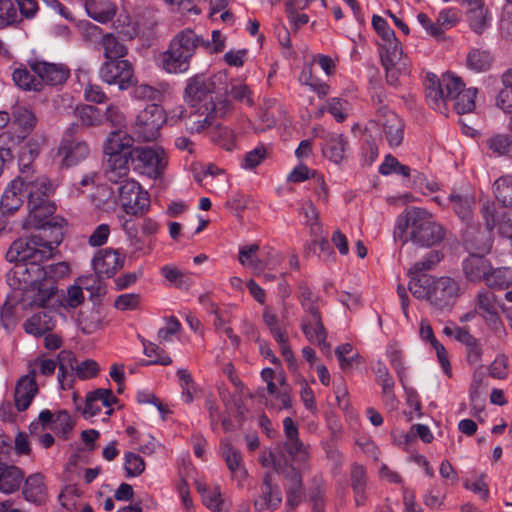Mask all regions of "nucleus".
<instances>
[{
	"mask_svg": "<svg viewBox=\"0 0 512 512\" xmlns=\"http://www.w3.org/2000/svg\"><path fill=\"white\" fill-rule=\"evenodd\" d=\"M135 169L152 179L161 177L167 167V155L160 146H137L130 151Z\"/></svg>",
	"mask_w": 512,
	"mask_h": 512,
	"instance_id": "obj_8",
	"label": "nucleus"
},
{
	"mask_svg": "<svg viewBox=\"0 0 512 512\" xmlns=\"http://www.w3.org/2000/svg\"><path fill=\"white\" fill-rule=\"evenodd\" d=\"M134 86L133 96L138 100H157L160 97V91L148 84Z\"/></svg>",
	"mask_w": 512,
	"mask_h": 512,
	"instance_id": "obj_62",
	"label": "nucleus"
},
{
	"mask_svg": "<svg viewBox=\"0 0 512 512\" xmlns=\"http://www.w3.org/2000/svg\"><path fill=\"white\" fill-rule=\"evenodd\" d=\"M481 215L486 227L485 233H480L479 236H474L469 230L466 231L465 242L468 249L489 252L492 247L491 232L495 227L499 228L502 218H506L504 211H499L493 202H485L481 208Z\"/></svg>",
	"mask_w": 512,
	"mask_h": 512,
	"instance_id": "obj_9",
	"label": "nucleus"
},
{
	"mask_svg": "<svg viewBox=\"0 0 512 512\" xmlns=\"http://www.w3.org/2000/svg\"><path fill=\"white\" fill-rule=\"evenodd\" d=\"M486 252L475 251L462 262V271L467 281L472 283L485 282L488 272H491V263L484 257Z\"/></svg>",
	"mask_w": 512,
	"mask_h": 512,
	"instance_id": "obj_20",
	"label": "nucleus"
},
{
	"mask_svg": "<svg viewBox=\"0 0 512 512\" xmlns=\"http://www.w3.org/2000/svg\"><path fill=\"white\" fill-rule=\"evenodd\" d=\"M120 203L127 214L139 216L150 208V198L140 184L133 179H126L118 188Z\"/></svg>",
	"mask_w": 512,
	"mask_h": 512,
	"instance_id": "obj_11",
	"label": "nucleus"
},
{
	"mask_svg": "<svg viewBox=\"0 0 512 512\" xmlns=\"http://www.w3.org/2000/svg\"><path fill=\"white\" fill-rule=\"evenodd\" d=\"M433 277L427 274H421L418 277H412L409 283V291L418 299H427L429 301Z\"/></svg>",
	"mask_w": 512,
	"mask_h": 512,
	"instance_id": "obj_46",
	"label": "nucleus"
},
{
	"mask_svg": "<svg viewBox=\"0 0 512 512\" xmlns=\"http://www.w3.org/2000/svg\"><path fill=\"white\" fill-rule=\"evenodd\" d=\"M99 372V365L92 359H86L81 363L77 364L75 369V375L81 379L86 380L95 377Z\"/></svg>",
	"mask_w": 512,
	"mask_h": 512,
	"instance_id": "obj_56",
	"label": "nucleus"
},
{
	"mask_svg": "<svg viewBox=\"0 0 512 512\" xmlns=\"http://www.w3.org/2000/svg\"><path fill=\"white\" fill-rule=\"evenodd\" d=\"M199 46L209 47V41L203 39L202 36L197 35L192 29H184L179 31L171 40L169 47L176 50L178 53L187 55L192 58L196 49Z\"/></svg>",
	"mask_w": 512,
	"mask_h": 512,
	"instance_id": "obj_24",
	"label": "nucleus"
},
{
	"mask_svg": "<svg viewBox=\"0 0 512 512\" xmlns=\"http://www.w3.org/2000/svg\"><path fill=\"white\" fill-rule=\"evenodd\" d=\"M475 311L485 319L487 325L496 333L504 330L493 293L486 290L480 291L475 299Z\"/></svg>",
	"mask_w": 512,
	"mask_h": 512,
	"instance_id": "obj_19",
	"label": "nucleus"
},
{
	"mask_svg": "<svg viewBox=\"0 0 512 512\" xmlns=\"http://www.w3.org/2000/svg\"><path fill=\"white\" fill-rule=\"evenodd\" d=\"M77 360L71 351L62 350L57 357L58 382L62 389L70 388Z\"/></svg>",
	"mask_w": 512,
	"mask_h": 512,
	"instance_id": "obj_32",
	"label": "nucleus"
},
{
	"mask_svg": "<svg viewBox=\"0 0 512 512\" xmlns=\"http://www.w3.org/2000/svg\"><path fill=\"white\" fill-rule=\"evenodd\" d=\"M23 190L27 198L28 217L25 227L52 226L50 217L55 212V204L50 200L54 186L44 175L21 176Z\"/></svg>",
	"mask_w": 512,
	"mask_h": 512,
	"instance_id": "obj_2",
	"label": "nucleus"
},
{
	"mask_svg": "<svg viewBox=\"0 0 512 512\" xmlns=\"http://www.w3.org/2000/svg\"><path fill=\"white\" fill-rule=\"evenodd\" d=\"M75 114L84 126H100L104 122L103 113L95 106L82 105L75 109Z\"/></svg>",
	"mask_w": 512,
	"mask_h": 512,
	"instance_id": "obj_44",
	"label": "nucleus"
},
{
	"mask_svg": "<svg viewBox=\"0 0 512 512\" xmlns=\"http://www.w3.org/2000/svg\"><path fill=\"white\" fill-rule=\"evenodd\" d=\"M101 45L104 49L106 61L123 59L128 53L124 43L112 33H106L102 36Z\"/></svg>",
	"mask_w": 512,
	"mask_h": 512,
	"instance_id": "obj_37",
	"label": "nucleus"
},
{
	"mask_svg": "<svg viewBox=\"0 0 512 512\" xmlns=\"http://www.w3.org/2000/svg\"><path fill=\"white\" fill-rule=\"evenodd\" d=\"M220 451L232 478L236 479L239 484H242V482L247 478L248 473L244 467L241 452L227 439H223L221 441Z\"/></svg>",
	"mask_w": 512,
	"mask_h": 512,
	"instance_id": "obj_25",
	"label": "nucleus"
},
{
	"mask_svg": "<svg viewBox=\"0 0 512 512\" xmlns=\"http://www.w3.org/2000/svg\"><path fill=\"white\" fill-rule=\"evenodd\" d=\"M485 284L491 288L504 290L512 285V270L507 267L493 268L485 280Z\"/></svg>",
	"mask_w": 512,
	"mask_h": 512,
	"instance_id": "obj_41",
	"label": "nucleus"
},
{
	"mask_svg": "<svg viewBox=\"0 0 512 512\" xmlns=\"http://www.w3.org/2000/svg\"><path fill=\"white\" fill-rule=\"evenodd\" d=\"M346 149L347 141L343 136L333 135L327 140L323 153L335 164H339L344 159Z\"/></svg>",
	"mask_w": 512,
	"mask_h": 512,
	"instance_id": "obj_42",
	"label": "nucleus"
},
{
	"mask_svg": "<svg viewBox=\"0 0 512 512\" xmlns=\"http://www.w3.org/2000/svg\"><path fill=\"white\" fill-rule=\"evenodd\" d=\"M267 157V149L263 145L257 146L253 150L247 152L243 159L242 167L245 169H253L257 167Z\"/></svg>",
	"mask_w": 512,
	"mask_h": 512,
	"instance_id": "obj_55",
	"label": "nucleus"
},
{
	"mask_svg": "<svg viewBox=\"0 0 512 512\" xmlns=\"http://www.w3.org/2000/svg\"><path fill=\"white\" fill-rule=\"evenodd\" d=\"M282 503V491L270 472L264 473L261 483L256 487L253 505L256 511H274Z\"/></svg>",
	"mask_w": 512,
	"mask_h": 512,
	"instance_id": "obj_14",
	"label": "nucleus"
},
{
	"mask_svg": "<svg viewBox=\"0 0 512 512\" xmlns=\"http://www.w3.org/2000/svg\"><path fill=\"white\" fill-rule=\"evenodd\" d=\"M144 346V354L147 357H155L154 360L151 361H143L142 365H152V364H160V365H170L172 363V359L168 356L163 349L152 342H143Z\"/></svg>",
	"mask_w": 512,
	"mask_h": 512,
	"instance_id": "obj_50",
	"label": "nucleus"
},
{
	"mask_svg": "<svg viewBox=\"0 0 512 512\" xmlns=\"http://www.w3.org/2000/svg\"><path fill=\"white\" fill-rule=\"evenodd\" d=\"M32 74L27 68H17L14 70L12 77L14 83L25 91H42V82L39 77Z\"/></svg>",
	"mask_w": 512,
	"mask_h": 512,
	"instance_id": "obj_40",
	"label": "nucleus"
},
{
	"mask_svg": "<svg viewBox=\"0 0 512 512\" xmlns=\"http://www.w3.org/2000/svg\"><path fill=\"white\" fill-rule=\"evenodd\" d=\"M38 393L36 383V371L31 369L28 374L22 376L16 383L14 402L19 412L25 411Z\"/></svg>",
	"mask_w": 512,
	"mask_h": 512,
	"instance_id": "obj_22",
	"label": "nucleus"
},
{
	"mask_svg": "<svg viewBox=\"0 0 512 512\" xmlns=\"http://www.w3.org/2000/svg\"><path fill=\"white\" fill-rule=\"evenodd\" d=\"M284 448L293 459L298 458L302 460L305 458V446L299 437L286 439Z\"/></svg>",
	"mask_w": 512,
	"mask_h": 512,
	"instance_id": "obj_58",
	"label": "nucleus"
},
{
	"mask_svg": "<svg viewBox=\"0 0 512 512\" xmlns=\"http://www.w3.org/2000/svg\"><path fill=\"white\" fill-rule=\"evenodd\" d=\"M502 89L496 98V105L505 113L512 114V68L501 75Z\"/></svg>",
	"mask_w": 512,
	"mask_h": 512,
	"instance_id": "obj_38",
	"label": "nucleus"
},
{
	"mask_svg": "<svg viewBox=\"0 0 512 512\" xmlns=\"http://www.w3.org/2000/svg\"><path fill=\"white\" fill-rule=\"evenodd\" d=\"M301 330L309 342L317 344L323 351L330 353L331 345L326 342L328 333L324 327L319 308L304 313L301 320Z\"/></svg>",
	"mask_w": 512,
	"mask_h": 512,
	"instance_id": "obj_17",
	"label": "nucleus"
},
{
	"mask_svg": "<svg viewBox=\"0 0 512 512\" xmlns=\"http://www.w3.org/2000/svg\"><path fill=\"white\" fill-rule=\"evenodd\" d=\"M221 112V109L216 111L206 110L205 107L197 106L192 108L189 115L185 118L186 129L191 133H200L206 127L212 124V120Z\"/></svg>",
	"mask_w": 512,
	"mask_h": 512,
	"instance_id": "obj_29",
	"label": "nucleus"
},
{
	"mask_svg": "<svg viewBox=\"0 0 512 512\" xmlns=\"http://www.w3.org/2000/svg\"><path fill=\"white\" fill-rule=\"evenodd\" d=\"M348 102L340 98H332L328 103V111L338 122H343L347 114L345 113Z\"/></svg>",
	"mask_w": 512,
	"mask_h": 512,
	"instance_id": "obj_63",
	"label": "nucleus"
},
{
	"mask_svg": "<svg viewBox=\"0 0 512 512\" xmlns=\"http://www.w3.org/2000/svg\"><path fill=\"white\" fill-rule=\"evenodd\" d=\"M450 208L464 223L469 224L473 218L476 200L473 194L462 191H452L448 196Z\"/></svg>",
	"mask_w": 512,
	"mask_h": 512,
	"instance_id": "obj_26",
	"label": "nucleus"
},
{
	"mask_svg": "<svg viewBox=\"0 0 512 512\" xmlns=\"http://www.w3.org/2000/svg\"><path fill=\"white\" fill-rule=\"evenodd\" d=\"M398 229L404 237L403 243L411 241L420 247H431L440 243L445 229L435 221L432 214L422 208L405 209L399 216Z\"/></svg>",
	"mask_w": 512,
	"mask_h": 512,
	"instance_id": "obj_1",
	"label": "nucleus"
},
{
	"mask_svg": "<svg viewBox=\"0 0 512 512\" xmlns=\"http://www.w3.org/2000/svg\"><path fill=\"white\" fill-rule=\"evenodd\" d=\"M298 299L304 313L309 312L312 309L319 308L317 305L319 299L318 296H316L305 283H301L299 285Z\"/></svg>",
	"mask_w": 512,
	"mask_h": 512,
	"instance_id": "obj_53",
	"label": "nucleus"
},
{
	"mask_svg": "<svg viewBox=\"0 0 512 512\" xmlns=\"http://www.w3.org/2000/svg\"><path fill=\"white\" fill-rule=\"evenodd\" d=\"M477 89L468 88L458 92L457 96L453 99L454 108L458 114H465L471 112L475 108V98Z\"/></svg>",
	"mask_w": 512,
	"mask_h": 512,
	"instance_id": "obj_48",
	"label": "nucleus"
},
{
	"mask_svg": "<svg viewBox=\"0 0 512 512\" xmlns=\"http://www.w3.org/2000/svg\"><path fill=\"white\" fill-rule=\"evenodd\" d=\"M29 67L42 82V90L45 85H62L70 76V69L67 65L62 63H50L47 61L35 60L29 62Z\"/></svg>",
	"mask_w": 512,
	"mask_h": 512,
	"instance_id": "obj_16",
	"label": "nucleus"
},
{
	"mask_svg": "<svg viewBox=\"0 0 512 512\" xmlns=\"http://www.w3.org/2000/svg\"><path fill=\"white\" fill-rule=\"evenodd\" d=\"M484 144L494 156L512 158V136L493 134L485 139Z\"/></svg>",
	"mask_w": 512,
	"mask_h": 512,
	"instance_id": "obj_36",
	"label": "nucleus"
},
{
	"mask_svg": "<svg viewBox=\"0 0 512 512\" xmlns=\"http://www.w3.org/2000/svg\"><path fill=\"white\" fill-rule=\"evenodd\" d=\"M24 479V472L13 465L0 463V492L10 494L17 491Z\"/></svg>",
	"mask_w": 512,
	"mask_h": 512,
	"instance_id": "obj_30",
	"label": "nucleus"
},
{
	"mask_svg": "<svg viewBox=\"0 0 512 512\" xmlns=\"http://www.w3.org/2000/svg\"><path fill=\"white\" fill-rule=\"evenodd\" d=\"M386 71V82L392 87L400 85V77L410 72L409 62L382 63Z\"/></svg>",
	"mask_w": 512,
	"mask_h": 512,
	"instance_id": "obj_47",
	"label": "nucleus"
},
{
	"mask_svg": "<svg viewBox=\"0 0 512 512\" xmlns=\"http://www.w3.org/2000/svg\"><path fill=\"white\" fill-rule=\"evenodd\" d=\"M161 274L167 281L178 288L187 289L190 285L189 277L174 266H163L161 268Z\"/></svg>",
	"mask_w": 512,
	"mask_h": 512,
	"instance_id": "obj_51",
	"label": "nucleus"
},
{
	"mask_svg": "<svg viewBox=\"0 0 512 512\" xmlns=\"http://www.w3.org/2000/svg\"><path fill=\"white\" fill-rule=\"evenodd\" d=\"M145 467V461L141 456L133 452H127L125 454L124 469L129 477L141 475L145 471Z\"/></svg>",
	"mask_w": 512,
	"mask_h": 512,
	"instance_id": "obj_52",
	"label": "nucleus"
},
{
	"mask_svg": "<svg viewBox=\"0 0 512 512\" xmlns=\"http://www.w3.org/2000/svg\"><path fill=\"white\" fill-rule=\"evenodd\" d=\"M437 21L444 31L450 29L459 22V12L454 8L442 10L438 14Z\"/></svg>",
	"mask_w": 512,
	"mask_h": 512,
	"instance_id": "obj_60",
	"label": "nucleus"
},
{
	"mask_svg": "<svg viewBox=\"0 0 512 512\" xmlns=\"http://www.w3.org/2000/svg\"><path fill=\"white\" fill-rule=\"evenodd\" d=\"M494 193L505 207L512 206V177H501L494 183Z\"/></svg>",
	"mask_w": 512,
	"mask_h": 512,
	"instance_id": "obj_49",
	"label": "nucleus"
},
{
	"mask_svg": "<svg viewBox=\"0 0 512 512\" xmlns=\"http://www.w3.org/2000/svg\"><path fill=\"white\" fill-rule=\"evenodd\" d=\"M92 264L95 273L99 277L110 278L123 268L124 259L120 257L116 250L101 249L95 254Z\"/></svg>",
	"mask_w": 512,
	"mask_h": 512,
	"instance_id": "obj_21",
	"label": "nucleus"
},
{
	"mask_svg": "<svg viewBox=\"0 0 512 512\" xmlns=\"http://www.w3.org/2000/svg\"><path fill=\"white\" fill-rule=\"evenodd\" d=\"M41 229L39 234L27 238L15 240L6 253L9 262L24 263L31 261H44L52 256L53 250L61 243L62 233L56 228L57 233L52 240L47 239V232L52 226L44 225L37 227Z\"/></svg>",
	"mask_w": 512,
	"mask_h": 512,
	"instance_id": "obj_3",
	"label": "nucleus"
},
{
	"mask_svg": "<svg viewBox=\"0 0 512 512\" xmlns=\"http://www.w3.org/2000/svg\"><path fill=\"white\" fill-rule=\"evenodd\" d=\"M81 329L84 333L91 334L101 327V319L98 312H91L89 315L82 314L80 317Z\"/></svg>",
	"mask_w": 512,
	"mask_h": 512,
	"instance_id": "obj_61",
	"label": "nucleus"
},
{
	"mask_svg": "<svg viewBox=\"0 0 512 512\" xmlns=\"http://www.w3.org/2000/svg\"><path fill=\"white\" fill-rule=\"evenodd\" d=\"M491 16L485 7L471 8L468 12L470 28L477 34H482L489 26Z\"/></svg>",
	"mask_w": 512,
	"mask_h": 512,
	"instance_id": "obj_45",
	"label": "nucleus"
},
{
	"mask_svg": "<svg viewBox=\"0 0 512 512\" xmlns=\"http://www.w3.org/2000/svg\"><path fill=\"white\" fill-rule=\"evenodd\" d=\"M371 123H377L382 127L384 139L390 147H398L404 138V123L386 106H380L376 112V119Z\"/></svg>",
	"mask_w": 512,
	"mask_h": 512,
	"instance_id": "obj_15",
	"label": "nucleus"
},
{
	"mask_svg": "<svg viewBox=\"0 0 512 512\" xmlns=\"http://www.w3.org/2000/svg\"><path fill=\"white\" fill-rule=\"evenodd\" d=\"M222 84V76L214 75L205 77L204 75H196L190 78L185 88V99L191 108L197 106L205 107L206 110L216 111L219 109L216 104L218 95H220V85Z\"/></svg>",
	"mask_w": 512,
	"mask_h": 512,
	"instance_id": "obj_5",
	"label": "nucleus"
},
{
	"mask_svg": "<svg viewBox=\"0 0 512 512\" xmlns=\"http://www.w3.org/2000/svg\"><path fill=\"white\" fill-rule=\"evenodd\" d=\"M191 58L187 55L178 53L171 47L162 54V65L168 73H184L190 67Z\"/></svg>",
	"mask_w": 512,
	"mask_h": 512,
	"instance_id": "obj_35",
	"label": "nucleus"
},
{
	"mask_svg": "<svg viewBox=\"0 0 512 512\" xmlns=\"http://www.w3.org/2000/svg\"><path fill=\"white\" fill-rule=\"evenodd\" d=\"M23 184L21 176H17L4 190L0 199V205L4 212L13 213L22 206L25 196Z\"/></svg>",
	"mask_w": 512,
	"mask_h": 512,
	"instance_id": "obj_28",
	"label": "nucleus"
},
{
	"mask_svg": "<svg viewBox=\"0 0 512 512\" xmlns=\"http://www.w3.org/2000/svg\"><path fill=\"white\" fill-rule=\"evenodd\" d=\"M131 146V138L122 137L120 132H113L105 144L104 151L108 155L105 164V176L113 183H123L129 175L130 152L123 153L124 148Z\"/></svg>",
	"mask_w": 512,
	"mask_h": 512,
	"instance_id": "obj_4",
	"label": "nucleus"
},
{
	"mask_svg": "<svg viewBox=\"0 0 512 512\" xmlns=\"http://www.w3.org/2000/svg\"><path fill=\"white\" fill-rule=\"evenodd\" d=\"M166 121L164 109L157 104H150L138 113L132 125L131 141L152 142L159 134Z\"/></svg>",
	"mask_w": 512,
	"mask_h": 512,
	"instance_id": "obj_7",
	"label": "nucleus"
},
{
	"mask_svg": "<svg viewBox=\"0 0 512 512\" xmlns=\"http://www.w3.org/2000/svg\"><path fill=\"white\" fill-rule=\"evenodd\" d=\"M104 120L109 122L112 126L120 127L125 122V116L123 112L120 110V108L115 104H110L104 114H103Z\"/></svg>",
	"mask_w": 512,
	"mask_h": 512,
	"instance_id": "obj_64",
	"label": "nucleus"
},
{
	"mask_svg": "<svg viewBox=\"0 0 512 512\" xmlns=\"http://www.w3.org/2000/svg\"><path fill=\"white\" fill-rule=\"evenodd\" d=\"M19 289L23 290L21 298L23 308H43V310L49 308L47 305L53 298L56 290L52 284L49 286L40 284L33 287H19Z\"/></svg>",
	"mask_w": 512,
	"mask_h": 512,
	"instance_id": "obj_23",
	"label": "nucleus"
},
{
	"mask_svg": "<svg viewBox=\"0 0 512 512\" xmlns=\"http://www.w3.org/2000/svg\"><path fill=\"white\" fill-rule=\"evenodd\" d=\"M380 47L381 63L409 62L408 58L403 55L401 44L396 36L383 41Z\"/></svg>",
	"mask_w": 512,
	"mask_h": 512,
	"instance_id": "obj_39",
	"label": "nucleus"
},
{
	"mask_svg": "<svg viewBox=\"0 0 512 512\" xmlns=\"http://www.w3.org/2000/svg\"><path fill=\"white\" fill-rule=\"evenodd\" d=\"M17 20V10L11 0H0V28H5Z\"/></svg>",
	"mask_w": 512,
	"mask_h": 512,
	"instance_id": "obj_54",
	"label": "nucleus"
},
{
	"mask_svg": "<svg viewBox=\"0 0 512 512\" xmlns=\"http://www.w3.org/2000/svg\"><path fill=\"white\" fill-rule=\"evenodd\" d=\"M23 495L27 501L35 504H41L45 501L47 492L44 476L41 473H34L26 478Z\"/></svg>",
	"mask_w": 512,
	"mask_h": 512,
	"instance_id": "obj_31",
	"label": "nucleus"
},
{
	"mask_svg": "<svg viewBox=\"0 0 512 512\" xmlns=\"http://www.w3.org/2000/svg\"><path fill=\"white\" fill-rule=\"evenodd\" d=\"M140 296L135 293L131 294H121L118 297H116L114 306L118 310H133L137 308L139 305Z\"/></svg>",
	"mask_w": 512,
	"mask_h": 512,
	"instance_id": "obj_59",
	"label": "nucleus"
},
{
	"mask_svg": "<svg viewBox=\"0 0 512 512\" xmlns=\"http://www.w3.org/2000/svg\"><path fill=\"white\" fill-rule=\"evenodd\" d=\"M463 88L462 79L450 72L444 73L440 79L435 75H428L425 83L427 101L439 112H443L446 101H453Z\"/></svg>",
	"mask_w": 512,
	"mask_h": 512,
	"instance_id": "obj_6",
	"label": "nucleus"
},
{
	"mask_svg": "<svg viewBox=\"0 0 512 512\" xmlns=\"http://www.w3.org/2000/svg\"><path fill=\"white\" fill-rule=\"evenodd\" d=\"M299 214L304 215L306 224L311 227L312 231H314L315 227H318L319 211L311 200H307L302 204L299 208Z\"/></svg>",
	"mask_w": 512,
	"mask_h": 512,
	"instance_id": "obj_57",
	"label": "nucleus"
},
{
	"mask_svg": "<svg viewBox=\"0 0 512 512\" xmlns=\"http://www.w3.org/2000/svg\"><path fill=\"white\" fill-rule=\"evenodd\" d=\"M99 76L108 85H118L120 90L137 84L133 65L126 59L105 61L100 67Z\"/></svg>",
	"mask_w": 512,
	"mask_h": 512,
	"instance_id": "obj_12",
	"label": "nucleus"
},
{
	"mask_svg": "<svg viewBox=\"0 0 512 512\" xmlns=\"http://www.w3.org/2000/svg\"><path fill=\"white\" fill-rule=\"evenodd\" d=\"M43 261H31L24 263H17L11 269L9 275H12L19 287H33L36 285L44 284L46 280V271L44 266L41 265Z\"/></svg>",
	"mask_w": 512,
	"mask_h": 512,
	"instance_id": "obj_18",
	"label": "nucleus"
},
{
	"mask_svg": "<svg viewBox=\"0 0 512 512\" xmlns=\"http://www.w3.org/2000/svg\"><path fill=\"white\" fill-rule=\"evenodd\" d=\"M462 291L459 283L451 277L433 279L429 302L437 310L449 311Z\"/></svg>",
	"mask_w": 512,
	"mask_h": 512,
	"instance_id": "obj_13",
	"label": "nucleus"
},
{
	"mask_svg": "<svg viewBox=\"0 0 512 512\" xmlns=\"http://www.w3.org/2000/svg\"><path fill=\"white\" fill-rule=\"evenodd\" d=\"M79 125L73 123L64 132L58 148V155L62 156V163L71 167L86 159L90 153L89 145L77 137Z\"/></svg>",
	"mask_w": 512,
	"mask_h": 512,
	"instance_id": "obj_10",
	"label": "nucleus"
},
{
	"mask_svg": "<svg viewBox=\"0 0 512 512\" xmlns=\"http://www.w3.org/2000/svg\"><path fill=\"white\" fill-rule=\"evenodd\" d=\"M57 312L53 308L44 309L34 314L25 324V331L34 336H42L48 331L53 330L56 324Z\"/></svg>",
	"mask_w": 512,
	"mask_h": 512,
	"instance_id": "obj_27",
	"label": "nucleus"
},
{
	"mask_svg": "<svg viewBox=\"0 0 512 512\" xmlns=\"http://www.w3.org/2000/svg\"><path fill=\"white\" fill-rule=\"evenodd\" d=\"M285 478L287 480V505L293 509L297 507L302 501V478L300 473L294 467H290L287 470Z\"/></svg>",
	"mask_w": 512,
	"mask_h": 512,
	"instance_id": "obj_34",
	"label": "nucleus"
},
{
	"mask_svg": "<svg viewBox=\"0 0 512 512\" xmlns=\"http://www.w3.org/2000/svg\"><path fill=\"white\" fill-rule=\"evenodd\" d=\"M492 61L493 58L489 51L472 49L467 55L466 65L475 72H485L490 68Z\"/></svg>",
	"mask_w": 512,
	"mask_h": 512,
	"instance_id": "obj_43",
	"label": "nucleus"
},
{
	"mask_svg": "<svg viewBox=\"0 0 512 512\" xmlns=\"http://www.w3.org/2000/svg\"><path fill=\"white\" fill-rule=\"evenodd\" d=\"M87 14L94 20L106 23L116 14V5L109 0H85Z\"/></svg>",
	"mask_w": 512,
	"mask_h": 512,
	"instance_id": "obj_33",
	"label": "nucleus"
}]
</instances>
